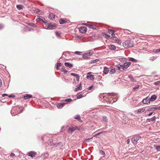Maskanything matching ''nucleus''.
<instances>
[{
    "label": "nucleus",
    "instance_id": "nucleus-1",
    "mask_svg": "<svg viewBox=\"0 0 160 160\" xmlns=\"http://www.w3.org/2000/svg\"><path fill=\"white\" fill-rule=\"evenodd\" d=\"M122 45L125 48L132 47L133 46V43L132 41L128 40L123 42Z\"/></svg>",
    "mask_w": 160,
    "mask_h": 160
},
{
    "label": "nucleus",
    "instance_id": "nucleus-2",
    "mask_svg": "<svg viewBox=\"0 0 160 160\" xmlns=\"http://www.w3.org/2000/svg\"><path fill=\"white\" fill-rule=\"evenodd\" d=\"M93 52L92 50H90L88 53H84L83 54L82 58L85 59H88L90 56L93 54Z\"/></svg>",
    "mask_w": 160,
    "mask_h": 160
},
{
    "label": "nucleus",
    "instance_id": "nucleus-3",
    "mask_svg": "<svg viewBox=\"0 0 160 160\" xmlns=\"http://www.w3.org/2000/svg\"><path fill=\"white\" fill-rule=\"evenodd\" d=\"M56 28V26L55 24L49 23L47 24L45 27V28L46 29H53Z\"/></svg>",
    "mask_w": 160,
    "mask_h": 160
},
{
    "label": "nucleus",
    "instance_id": "nucleus-4",
    "mask_svg": "<svg viewBox=\"0 0 160 160\" xmlns=\"http://www.w3.org/2000/svg\"><path fill=\"white\" fill-rule=\"evenodd\" d=\"M141 137L139 136H136L132 138V142L133 143L137 144V141L140 139Z\"/></svg>",
    "mask_w": 160,
    "mask_h": 160
},
{
    "label": "nucleus",
    "instance_id": "nucleus-5",
    "mask_svg": "<svg viewBox=\"0 0 160 160\" xmlns=\"http://www.w3.org/2000/svg\"><path fill=\"white\" fill-rule=\"evenodd\" d=\"M76 130H79L80 129L78 127H71L68 129V131L69 133L72 134V132L75 131Z\"/></svg>",
    "mask_w": 160,
    "mask_h": 160
},
{
    "label": "nucleus",
    "instance_id": "nucleus-6",
    "mask_svg": "<svg viewBox=\"0 0 160 160\" xmlns=\"http://www.w3.org/2000/svg\"><path fill=\"white\" fill-rule=\"evenodd\" d=\"M131 64V63L130 62H128L125 63L123 65H122V69L123 70H125L127 68L129 67Z\"/></svg>",
    "mask_w": 160,
    "mask_h": 160
},
{
    "label": "nucleus",
    "instance_id": "nucleus-7",
    "mask_svg": "<svg viewBox=\"0 0 160 160\" xmlns=\"http://www.w3.org/2000/svg\"><path fill=\"white\" fill-rule=\"evenodd\" d=\"M79 31L82 33H84L87 32V28L85 27H81L79 28Z\"/></svg>",
    "mask_w": 160,
    "mask_h": 160
},
{
    "label": "nucleus",
    "instance_id": "nucleus-8",
    "mask_svg": "<svg viewBox=\"0 0 160 160\" xmlns=\"http://www.w3.org/2000/svg\"><path fill=\"white\" fill-rule=\"evenodd\" d=\"M142 102L143 104L147 105H148L150 103L149 98L148 97L143 99Z\"/></svg>",
    "mask_w": 160,
    "mask_h": 160
},
{
    "label": "nucleus",
    "instance_id": "nucleus-9",
    "mask_svg": "<svg viewBox=\"0 0 160 160\" xmlns=\"http://www.w3.org/2000/svg\"><path fill=\"white\" fill-rule=\"evenodd\" d=\"M83 24L89 27L90 28L93 29L97 30L98 29V27L96 26L87 24Z\"/></svg>",
    "mask_w": 160,
    "mask_h": 160
},
{
    "label": "nucleus",
    "instance_id": "nucleus-10",
    "mask_svg": "<svg viewBox=\"0 0 160 160\" xmlns=\"http://www.w3.org/2000/svg\"><path fill=\"white\" fill-rule=\"evenodd\" d=\"M36 154L37 153L33 151H30L28 153V155L32 158L34 157Z\"/></svg>",
    "mask_w": 160,
    "mask_h": 160
},
{
    "label": "nucleus",
    "instance_id": "nucleus-11",
    "mask_svg": "<svg viewBox=\"0 0 160 160\" xmlns=\"http://www.w3.org/2000/svg\"><path fill=\"white\" fill-rule=\"evenodd\" d=\"M87 79L90 80H93L94 79V76L93 75L91 74L90 72L88 73V75L86 77Z\"/></svg>",
    "mask_w": 160,
    "mask_h": 160
},
{
    "label": "nucleus",
    "instance_id": "nucleus-12",
    "mask_svg": "<svg viewBox=\"0 0 160 160\" xmlns=\"http://www.w3.org/2000/svg\"><path fill=\"white\" fill-rule=\"evenodd\" d=\"M115 72V69L112 67H111L109 68V73L110 74H112Z\"/></svg>",
    "mask_w": 160,
    "mask_h": 160
},
{
    "label": "nucleus",
    "instance_id": "nucleus-13",
    "mask_svg": "<svg viewBox=\"0 0 160 160\" xmlns=\"http://www.w3.org/2000/svg\"><path fill=\"white\" fill-rule=\"evenodd\" d=\"M109 68H108L107 67H104L103 72L105 74H108L109 72Z\"/></svg>",
    "mask_w": 160,
    "mask_h": 160
},
{
    "label": "nucleus",
    "instance_id": "nucleus-14",
    "mask_svg": "<svg viewBox=\"0 0 160 160\" xmlns=\"http://www.w3.org/2000/svg\"><path fill=\"white\" fill-rule=\"evenodd\" d=\"M71 75L75 76L76 77V80L78 81H79V75L76 73H71Z\"/></svg>",
    "mask_w": 160,
    "mask_h": 160
},
{
    "label": "nucleus",
    "instance_id": "nucleus-15",
    "mask_svg": "<svg viewBox=\"0 0 160 160\" xmlns=\"http://www.w3.org/2000/svg\"><path fill=\"white\" fill-rule=\"evenodd\" d=\"M65 103H58L57 106V108H62L65 104Z\"/></svg>",
    "mask_w": 160,
    "mask_h": 160
},
{
    "label": "nucleus",
    "instance_id": "nucleus-16",
    "mask_svg": "<svg viewBox=\"0 0 160 160\" xmlns=\"http://www.w3.org/2000/svg\"><path fill=\"white\" fill-rule=\"evenodd\" d=\"M157 96L156 95H152L149 99L150 102L152 101L153 102L154 101L157 99Z\"/></svg>",
    "mask_w": 160,
    "mask_h": 160
},
{
    "label": "nucleus",
    "instance_id": "nucleus-17",
    "mask_svg": "<svg viewBox=\"0 0 160 160\" xmlns=\"http://www.w3.org/2000/svg\"><path fill=\"white\" fill-rule=\"evenodd\" d=\"M36 20L37 21H42L44 23H46V22H45L44 21L45 20V19L44 18H43L42 17H40L39 16V17L36 19Z\"/></svg>",
    "mask_w": 160,
    "mask_h": 160
},
{
    "label": "nucleus",
    "instance_id": "nucleus-18",
    "mask_svg": "<svg viewBox=\"0 0 160 160\" xmlns=\"http://www.w3.org/2000/svg\"><path fill=\"white\" fill-rule=\"evenodd\" d=\"M64 64L66 67L69 68H71L73 67V65L69 62H65Z\"/></svg>",
    "mask_w": 160,
    "mask_h": 160
},
{
    "label": "nucleus",
    "instance_id": "nucleus-19",
    "mask_svg": "<svg viewBox=\"0 0 160 160\" xmlns=\"http://www.w3.org/2000/svg\"><path fill=\"white\" fill-rule=\"evenodd\" d=\"M76 87L77 88L75 90V92H77L78 90H81L82 89L81 84L80 83L79 85H77Z\"/></svg>",
    "mask_w": 160,
    "mask_h": 160
},
{
    "label": "nucleus",
    "instance_id": "nucleus-20",
    "mask_svg": "<svg viewBox=\"0 0 160 160\" xmlns=\"http://www.w3.org/2000/svg\"><path fill=\"white\" fill-rule=\"evenodd\" d=\"M32 97V95L30 94H27L24 96V98L25 99H28Z\"/></svg>",
    "mask_w": 160,
    "mask_h": 160
},
{
    "label": "nucleus",
    "instance_id": "nucleus-21",
    "mask_svg": "<svg viewBox=\"0 0 160 160\" xmlns=\"http://www.w3.org/2000/svg\"><path fill=\"white\" fill-rule=\"evenodd\" d=\"M156 110L155 107H151L149 108L148 109H147V111H154Z\"/></svg>",
    "mask_w": 160,
    "mask_h": 160
},
{
    "label": "nucleus",
    "instance_id": "nucleus-22",
    "mask_svg": "<svg viewBox=\"0 0 160 160\" xmlns=\"http://www.w3.org/2000/svg\"><path fill=\"white\" fill-rule=\"evenodd\" d=\"M99 60L98 59L92 60L90 61V63L91 64L94 63L98 61Z\"/></svg>",
    "mask_w": 160,
    "mask_h": 160
},
{
    "label": "nucleus",
    "instance_id": "nucleus-23",
    "mask_svg": "<svg viewBox=\"0 0 160 160\" xmlns=\"http://www.w3.org/2000/svg\"><path fill=\"white\" fill-rule=\"evenodd\" d=\"M109 48L111 50H114L116 49V47L114 45H111L109 46Z\"/></svg>",
    "mask_w": 160,
    "mask_h": 160
},
{
    "label": "nucleus",
    "instance_id": "nucleus-24",
    "mask_svg": "<svg viewBox=\"0 0 160 160\" xmlns=\"http://www.w3.org/2000/svg\"><path fill=\"white\" fill-rule=\"evenodd\" d=\"M34 12H35L36 13L38 14H41L42 13V11H41L38 9H36L34 11Z\"/></svg>",
    "mask_w": 160,
    "mask_h": 160
},
{
    "label": "nucleus",
    "instance_id": "nucleus-25",
    "mask_svg": "<svg viewBox=\"0 0 160 160\" xmlns=\"http://www.w3.org/2000/svg\"><path fill=\"white\" fill-rule=\"evenodd\" d=\"M116 67L117 68V69L118 70H120L121 68H122V65H120L119 64L116 65Z\"/></svg>",
    "mask_w": 160,
    "mask_h": 160
},
{
    "label": "nucleus",
    "instance_id": "nucleus-26",
    "mask_svg": "<svg viewBox=\"0 0 160 160\" xmlns=\"http://www.w3.org/2000/svg\"><path fill=\"white\" fill-rule=\"evenodd\" d=\"M62 71L64 72L65 74H67L69 73V72L63 68H62Z\"/></svg>",
    "mask_w": 160,
    "mask_h": 160
},
{
    "label": "nucleus",
    "instance_id": "nucleus-27",
    "mask_svg": "<svg viewBox=\"0 0 160 160\" xmlns=\"http://www.w3.org/2000/svg\"><path fill=\"white\" fill-rule=\"evenodd\" d=\"M49 18L51 19H53L55 18V15L53 13H50L49 14Z\"/></svg>",
    "mask_w": 160,
    "mask_h": 160
},
{
    "label": "nucleus",
    "instance_id": "nucleus-28",
    "mask_svg": "<svg viewBox=\"0 0 160 160\" xmlns=\"http://www.w3.org/2000/svg\"><path fill=\"white\" fill-rule=\"evenodd\" d=\"M59 22L60 24H62L66 22H65L63 19H61L59 20Z\"/></svg>",
    "mask_w": 160,
    "mask_h": 160
},
{
    "label": "nucleus",
    "instance_id": "nucleus-29",
    "mask_svg": "<svg viewBox=\"0 0 160 160\" xmlns=\"http://www.w3.org/2000/svg\"><path fill=\"white\" fill-rule=\"evenodd\" d=\"M128 77L131 82L134 81V78H133L132 75H131L128 76Z\"/></svg>",
    "mask_w": 160,
    "mask_h": 160
},
{
    "label": "nucleus",
    "instance_id": "nucleus-30",
    "mask_svg": "<svg viewBox=\"0 0 160 160\" xmlns=\"http://www.w3.org/2000/svg\"><path fill=\"white\" fill-rule=\"evenodd\" d=\"M145 110L144 108H142L138 110L137 112H140L141 113L144 112Z\"/></svg>",
    "mask_w": 160,
    "mask_h": 160
},
{
    "label": "nucleus",
    "instance_id": "nucleus-31",
    "mask_svg": "<svg viewBox=\"0 0 160 160\" xmlns=\"http://www.w3.org/2000/svg\"><path fill=\"white\" fill-rule=\"evenodd\" d=\"M129 60L134 62H136L137 61V60L135 59L132 58H129Z\"/></svg>",
    "mask_w": 160,
    "mask_h": 160
},
{
    "label": "nucleus",
    "instance_id": "nucleus-32",
    "mask_svg": "<svg viewBox=\"0 0 160 160\" xmlns=\"http://www.w3.org/2000/svg\"><path fill=\"white\" fill-rule=\"evenodd\" d=\"M16 7L19 10H21L22 9V6L21 5H17Z\"/></svg>",
    "mask_w": 160,
    "mask_h": 160
},
{
    "label": "nucleus",
    "instance_id": "nucleus-33",
    "mask_svg": "<svg viewBox=\"0 0 160 160\" xmlns=\"http://www.w3.org/2000/svg\"><path fill=\"white\" fill-rule=\"evenodd\" d=\"M114 32H115L114 31L112 30H109L108 31V32L110 34H111L112 37L113 36V35L114 34Z\"/></svg>",
    "mask_w": 160,
    "mask_h": 160
},
{
    "label": "nucleus",
    "instance_id": "nucleus-34",
    "mask_svg": "<svg viewBox=\"0 0 160 160\" xmlns=\"http://www.w3.org/2000/svg\"><path fill=\"white\" fill-rule=\"evenodd\" d=\"M72 99L71 98H68L67 99H66L65 100H63V102H70L72 101Z\"/></svg>",
    "mask_w": 160,
    "mask_h": 160
},
{
    "label": "nucleus",
    "instance_id": "nucleus-35",
    "mask_svg": "<svg viewBox=\"0 0 160 160\" xmlns=\"http://www.w3.org/2000/svg\"><path fill=\"white\" fill-rule=\"evenodd\" d=\"M80 116L79 115H76L75 116L74 118L78 120V121L80 120Z\"/></svg>",
    "mask_w": 160,
    "mask_h": 160
},
{
    "label": "nucleus",
    "instance_id": "nucleus-36",
    "mask_svg": "<svg viewBox=\"0 0 160 160\" xmlns=\"http://www.w3.org/2000/svg\"><path fill=\"white\" fill-rule=\"evenodd\" d=\"M139 87V85H136L133 88L132 90L133 91H136V89L138 88Z\"/></svg>",
    "mask_w": 160,
    "mask_h": 160
},
{
    "label": "nucleus",
    "instance_id": "nucleus-37",
    "mask_svg": "<svg viewBox=\"0 0 160 160\" xmlns=\"http://www.w3.org/2000/svg\"><path fill=\"white\" fill-rule=\"evenodd\" d=\"M156 118L155 116L152 118H151V122H155L156 121Z\"/></svg>",
    "mask_w": 160,
    "mask_h": 160
},
{
    "label": "nucleus",
    "instance_id": "nucleus-38",
    "mask_svg": "<svg viewBox=\"0 0 160 160\" xmlns=\"http://www.w3.org/2000/svg\"><path fill=\"white\" fill-rule=\"evenodd\" d=\"M28 25L33 27H37L36 26L34 23H29Z\"/></svg>",
    "mask_w": 160,
    "mask_h": 160
},
{
    "label": "nucleus",
    "instance_id": "nucleus-39",
    "mask_svg": "<svg viewBox=\"0 0 160 160\" xmlns=\"http://www.w3.org/2000/svg\"><path fill=\"white\" fill-rule=\"evenodd\" d=\"M154 84L156 85H160V81H158L155 82L154 83Z\"/></svg>",
    "mask_w": 160,
    "mask_h": 160
},
{
    "label": "nucleus",
    "instance_id": "nucleus-40",
    "mask_svg": "<svg viewBox=\"0 0 160 160\" xmlns=\"http://www.w3.org/2000/svg\"><path fill=\"white\" fill-rule=\"evenodd\" d=\"M74 53L75 54L78 55H79L82 53V52H79V51H76V52H74Z\"/></svg>",
    "mask_w": 160,
    "mask_h": 160
},
{
    "label": "nucleus",
    "instance_id": "nucleus-41",
    "mask_svg": "<svg viewBox=\"0 0 160 160\" xmlns=\"http://www.w3.org/2000/svg\"><path fill=\"white\" fill-rule=\"evenodd\" d=\"M99 152L100 154L102 155H103V156H104L105 155V153L103 151L100 150Z\"/></svg>",
    "mask_w": 160,
    "mask_h": 160
},
{
    "label": "nucleus",
    "instance_id": "nucleus-42",
    "mask_svg": "<svg viewBox=\"0 0 160 160\" xmlns=\"http://www.w3.org/2000/svg\"><path fill=\"white\" fill-rule=\"evenodd\" d=\"M157 56H153L150 57V59L151 60H152L153 61L154 59H155L157 58Z\"/></svg>",
    "mask_w": 160,
    "mask_h": 160
},
{
    "label": "nucleus",
    "instance_id": "nucleus-43",
    "mask_svg": "<svg viewBox=\"0 0 160 160\" xmlns=\"http://www.w3.org/2000/svg\"><path fill=\"white\" fill-rule=\"evenodd\" d=\"M83 97L82 94H80L78 95L77 96V98L78 99H80Z\"/></svg>",
    "mask_w": 160,
    "mask_h": 160
},
{
    "label": "nucleus",
    "instance_id": "nucleus-44",
    "mask_svg": "<svg viewBox=\"0 0 160 160\" xmlns=\"http://www.w3.org/2000/svg\"><path fill=\"white\" fill-rule=\"evenodd\" d=\"M153 52H160V49H157L156 50L154 49L153 50Z\"/></svg>",
    "mask_w": 160,
    "mask_h": 160
},
{
    "label": "nucleus",
    "instance_id": "nucleus-45",
    "mask_svg": "<svg viewBox=\"0 0 160 160\" xmlns=\"http://www.w3.org/2000/svg\"><path fill=\"white\" fill-rule=\"evenodd\" d=\"M94 88V86H92L89 87L88 88V90H91L92 89V88Z\"/></svg>",
    "mask_w": 160,
    "mask_h": 160
},
{
    "label": "nucleus",
    "instance_id": "nucleus-46",
    "mask_svg": "<svg viewBox=\"0 0 160 160\" xmlns=\"http://www.w3.org/2000/svg\"><path fill=\"white\" fill-rule=\"evenodd\" d=\"M156 149L158 151H160V146L158 145L157 146Z\"/></svg>",
    "mask_w": 160,
    "mask_h": 160
},
{
    "label": "nucleus",
    "instance_id": "nucleus-47",
    "mask_svg": "<svg viewBox=\"0 0 160 160\" xmlns=\"http://www.w3.org/2000/svg\"><path fill=\"white\" fill-rule=\"evenodd\" d=\"M63 56H65V57H66V53L63 52L62 53V57L61 58H60V59H61L62 58H63Z\"/></svg>",
    "mask_w": 160,
    "mask_h": 160
},
{
    "label": "nucleus",
    "instance_id": "nucleus-48",
    "mask_svg": "<svg viewBox=\"0 0 160 160\" xmlns=\"http://www.w3.org/2000/svg\"><path fill=\"white\" fill-rule=\"evenodd\" d=\"M103 120L105 121L106 122H107V118L106 117L103 116Z\"/></svg>",
    "mask_w": 160,
    "mask_h": 160
},
{
    "label": "nucleus",
    "instance_id": "nucleus-49",
    "mask_svg": "<svg viewBox=\"0 0 160 160\" xmlns=\"http://www.w3.org/2000/svg\"><path fill=\"white\" fill-rule=\"evenodd\" d=\"M57 64L59 66H62L63 65V63H62L58 62L57 63Z\"/></svg>",
    "mask_w": 160,
    "mask_h": 160
},
{
    "label": "nucleus",
    "instance_id": "nucleus-50",
    "mask_svg": "<svg viewBox=\"0 0 160 160\" xmlns=\"http://www.w3.org/2000/svg\"><path fill=\"white\" fill-rule=\"evenodd\" d=\"M3 25L2 24H0V30L3 28Z\"/></svg>",
    "mask_w": 160,
    "mask_h": 160
},
{
    "label": "nucleus",
    "instance_id": "nucleus-51",
    "mask_svg": "<svg viewBox=\"0 0 160 160\" xmlns=\"http://www.w3.org/2000/svg\"><path fill=\"white\" fill-rule=\"evenodd\" d=\"M108 94L111 96H113L114 95V94L113 93H109Z\"/></svg>",
    "mask_w": 160,
    "mask_h": 160
},
{
    "label": "nucleus",
    "instance_id": "nucleus-52",
    "mask_svg": "<svg viewBox=\"0 0 160 160\" xmlns=\"http://www.w3.org/2000/svg\"><path fill=\"white\" fill-rule=\"evenodd\" d=\"M155 108H156V110H157V109L160 110V106L156 107Z\"/></svg>",
    "mask_w": 160,
    "mask_h": 160
},
{
    "label": "nucleus",
    "instance_id": "nucleus-53",
    "mask_svg": "<svg viewBox=\"0 0 160 160\" xmlns=\"http://www.w3.org/2000/svg\"><path fill=\"white\" fill-rule=\"evenodd\" d=\"M146 121L147 122H151V118L150 119H147L146 120Z\"/></svg>",
    "mask_w": 160,
    "mask_h": 160
},
{
    "label": "nucleus",
    "instance_id": "nucleus-54",
    "mask_svg": "<svg viewBox=\"0 0 160 160\" xmlns=\"http://www.w3.org/2000/svg\"><path fill=\"white\" fill-rule=\"evenodd\" d=\"M15 95H10L9 96V98H14L15 97Z\"/></svg>",
    "mask_w": 160,
    "mask_h": 160
},
{
    "label": "nucleus",
    "instance_id": "nucleus-55",
    "mask_svg": "<svg viewBox=\"0 0 160 160\" xmlns=\"http://www.w3.org/2000/svg\"><path fill=\"white\" fill-rule=\"evenodd\" d=\"M2 85V81L1 79L0 78V87H1Z\"/></svg>",
    "mask_w": 160,
    "mask_h": 160
},
{
    "label": "nucleus",
    "instance_id": "nucleus-56",
    "mask_svg": "<svg viewBox=\"0 0 160 160\" xmlns=\"http://www.w3.org/2000/svg\"><path fill=\"white\" fill-rule=\"evenodd\" d=\"M10 156L12 157H13L15 156V154L13 153H11L10 154Z\"/></svg>",
    "mask_w": 160,
    "mask_h": 160
},
{
    "label": "nucleus",
    "instance_id": "nucleus-57",
    "mask_svg": "<svg viewBox=\"0 0 160 160\" xmlns=\"http://www.w3.org/2000/svg\"><path fill=\"white\" fill-rule=\"evenodd\" d=\"M56 35L57 36H59L60 35V33L58 32H56Z\"/></svg>",
    "mask_w": 160,
    "mask_h": 160
},
{
    "label": "nucleus",
    "instance_id": "nucleus-58",
    "mask_svg": "<svg viewBox=\"0 0 160 160\" xmlns=\"http://www.w3.org/2000/svg\"><path fill=\"white\" fill-rule=\"evenodd\" d=\"M130 139H128L127 140V142L128 144L130 142Z\"/></svg>",
    "mask_w": 160,
    "mask_h": 160
},
{
    "label": "nucleus",
    "instance_id": "nucleus-59",
    "mask_svg": "<svg viewBox=\"0 0 160 160\" xmlns=\"http://www.w3.org/2000/svg\"><path fill=\"white\" fill-rule=\"evenodd\" d=\"M152 113H153V112H151L148 115V116H150L152 114Z\"/></svg>",
    "mask_w": 160,
    "mask_h": 160
},
{
    "label": "nucleus",
    "instance_id": "nucleus-60",
    "mask_svg": "<svg viewBox=\"0 0 160 160\" xmlns=\"http://www.w3.org/2000/svg\"><path fill=\"white\" fill-rule=\"evenodd\" d=\"M105 36L107 37H110V36L108 35L107 34H106V33H105Z\"/></svg>",
    "mask_w": 160,
    "mask_h": 160
},
{
    "label": "nucleus",
    "instance_id": "nucleus-61",
    "mask_svg": "<svg viewBox=\"0 0 160 160\" xmlns=\"http://www.w3.org/2000/svg\"><path fill=\"white\" fill-rule=\"evenodd\" d=\"M56 68L57 70H58L59 69V66H58V65H57V64Z\"/></svg>",
    "mask_w": 160,
    "mask_h": 160
},
{
    "label": "nucleus",
    "instance_id": "nucleus-62",
    "mask_svg": "<svg viewBox=\"0 0 160 160\" xmlns=\"http://www.w3.org/2000/svg\"><path fill=\"white\" fill-rule=\"evenodd\" d=\"M99 132V133H97V134H96V135H95V136H97V135H98L99 134H101V133H102V132Z\"/></svg>",
    "mask_w": 160,
    "mask_h": 160
},
{
    "label": "nucleus",
    "instance_id": "nucleus-63",
    "mask_svg": "<svg viewBox=\"0 0 160 160\" xmlns=\"http://www.w3.org/2000/svg\"><path fill=\"white\" fill-rule=\"evenodd\" d=\"M123 59H125V60H126V58H120V61H122L123 60Z\"/></svg>",
    "mask_w": 160,
    "mask_h": 160
},
{
    "label": "nucleus",
    "instance_id": "nucleus-64",
    "mask_svg": "<svg viewBox=\"0 0 160 160\" xmlns=\"http://www.w3.org/2000/svg\"><path fill=\"white\" fill-rule=\"evenodd\" d=\"M5 96H7V94H2V96L3 97H4Z\"/></svg>",
    "mask_w": 160,
    "mask_h": 160
}]
</instances>
